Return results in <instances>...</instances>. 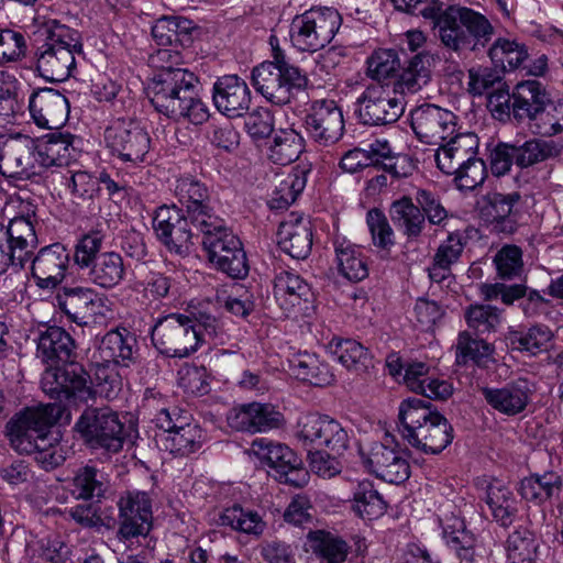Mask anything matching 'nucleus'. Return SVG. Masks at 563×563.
Here are the masks:
<instances>
[{"label": "nucleus", "instance_id": "44", "mask_svg": "<svg viewBox=\"0 0 563 563\" xmlns=\"http://www.w3.org/2000/svg\"><path fill=\"white\" fill-rule=\"evenodd\" d=\"M431 76V56L418 53L404 67L396 87L401 93H416L430 82Z\"/></svg>", "mask_w": 563, "mask_h": 563}, {"label": "nucleus", "instance_id": "60", "mask_svg": "<svg viewBox=\"0 0 563 563\" xmlns=\"http://www.w3.org/2000/svg\"><path fill=\"white\" fill-rule=\"evenodd\" d=\"M400 65L397 51L380 48L368 57L367 75L375 80L387 79L398 73Z\"/></svg>", "mask_w": 563, "mask_h": 563}, {"label": "nucleus", "instance_id": "48", "mask_svg": "<svg viewBox=\"0 0 563 563\" xmlns=\"http://www.w3.org/2000/svg\"><path fill=\"white\" fill-rule=\"evenodd\" d=\"M303 136L294 129H280L276 131L268 148V156L279 165H288L295 162L305 150Z\"/></svg>", "mask_w": 563, "mask_h": 563}, {"label": "nucleus", "instance_id": "1", "mask_svg": "<svg viewBox=\"0 0 563 563\" xmlns=\"http://www.w3.org/2000/svg\"><path fill=\"white\" fill-rule=\"evenodd\" d=\"M197 76L185 69L162 66L147 87L155 110L176 122L205 123L209 108L197 93Z\"/></svg>", "mask_w": 563, "mask_h": 563}, {"label": "nucleus", "instance_id": "2", "mask_svg": "<svg viewBox=\"0 0 563 563\" xmlns=\"http://www.w3.org/2000/svg\"><path fill=\"white\" fill-rule=\"evenodd\" d=\"M423 16L432 20L435 36L441 45L459 56L484 51L495 35V27L490 21L481 12L467 7H431L423 10Z\"/></svg>", "mask_w": 563, "mask_h": 563}, {"label": "nucleus", "instance_id": "63", "mask_svg": "<svg viewBox=\"0 0 563 563\" xmlns=\"http://www.w3.org/2000/svg\"><path fill=\"white\" fill-rule=\"evenodd\" d=\"M103 240V233L91 231L78 241L75 247L74 261L80 269H87L93 264L95 260L101 254Z\"/></svg>", "mask_w": 563, "mask_h": 563}, {"label": "nucleus", "instance_id": "4", "mask_svg": "<svg viewBox=\"0 0 563 563\" xmlns=\"http://www.w3.org/2000/svg\"><path fill=\"white\" fill-rule=\"evenodd\" d=\"M62 420L70 421V412L65 406L46 404L29 407L8 422L10 444L20 454H33L46 442L49 428Z\"/></svg>", "mask_w": 563, "mask_h": 563}, {"label": "nucleus", "instance_id": "41", "mask_svg": "<svg viewBox=\"0 0 563 563\" xmlns=\"http://www.w3.org/2000/svg\"><path fill=\"white\" fill-rule=\"evenodd\" d=\"M335 262L339 273L351 282H361L368 275L362 250L349 241H335Z\"/></svg>", "mask_w": 563, "mask_h": 563}, {"label": "nucleus", "instance_id": "26", "mask_svg": "<svg viewBox=\"0 0 563 563\" xmlns=\"http://www.w3.org/2000/svg\"><path fill=\"white\" fill-rule=\"evenodd\" d=\"M29 109L37 126L51 130L64 125L69 114L67 98L53 88L34 91L29 100Z\"/></svg>", "mask_w": 563, "mask_h": 563}, {"label": "nucleus", "instance_id": "55", "mask_svg": "<svg viewBox=\"0 0 563 563\" xmlns=\"http://www.w3.org/2000/svg\"><path fill=\"white\" fill-rule=\"evenodd\" d=\"M486 503L493 517L504 527L509 526L517 512L512 493L500 484H490L487 489Z\"/></svg>", "mask_w": 563, "mask_h": 563}, {"label": "nucleus", "instance_id": "34", "mask_svg": "<svg viewBox=\"0 0 563 563\" xmlns=\"http://www.w3.org/2000/svg\"><path fill=\"white\" fill-rule=\"evenodd\" d=\"M135 347L136 339L128 330H111L102 336L95 357L128 367L134 360Z\"/></svg>", "mask_w": 563, "mask_h": 563}, {"label": "nucleus", "instance_id": "45", "mask_svg": "<svg viewBox=\"0 0 563 563\" xmlns=\"http://www.w3.org/2000/svg\"><path fill=\"white\" fill-rule=\"evenodd\" d=\"M386 508L387 504L373 482H357L353 488L352 509L358 517L367 520L377 519L385 514Z\"/></svg>", "mask_w": 563, "mask_h": 563}, {"label": "nucleus", "instance_id": "42", "mask_svg": "<svg viewBox=\"0 0 563 563\" xmlns=\"http://www.w3.org/2000/svg\"><path fill=\"white\" fill-rule=\"evenodd\" d=\"M65 489L75 499H92L101 497L107 489L103 474L93 466L78 468L74 476L66 481Z\"/></svg>", "mask_w": 563, "mask_h": 563}, {"label": "nucleus", "instance_id": "54", "mask_svg": "<svg viewBox=\"0 0 563 563\" xmlns=\"http://www.w3.org/2000/svg\"><path fill=\"white\" fill-rule=\"evenodd\" d=\"M538 541L528 528L520 527L508 536L507 558L511 563H533L537 558Z\"/></svg>", "mask_w": 563, "mask_h": 563}, {"label": "nucleus", "instance_id": "8", "mask_svg": "<svg viewBox=\"0 0 563 563\" xmlns=\"http://www.w3.org/2000/svg\"><path fill=\"white\" fill-rule=\"evenodd\" d=\"M74 428L92 449L115 453L122 449L125 440L124 424L118 413L108 407H87Z\"/></svg>", "mask_w": 563, "mask_h": 563}, {"label": "nucleus", "instance_id": "6", "mask_svg": "<svg viewBox=\"0 0 563 563\" xmlns=\"http://www.w3.org/2000/svg\"><path fill=\"white\" fill-rule=\"evenodd\" d=\"M82 53V44L77 31L62 24L49 30L46 42L40 47L36 69L49 81H65L76 66V54Z\"/></svg>", "mask_w": 563, "mask_h": 563}, {"label": "nucleus", "instance_id": "50", "mask_svg": "<svg viewBox=\"0 0 563 563\" xmlns=\"http://www.w3.org/2000/svg\"><path fill=\"white\" fill-rule=\"evenodd\" d=\"M553 333L543 324L532 325L526 331H510L508 341L512 349L538 355L549 350Z\"/></svg>", "mask_w": 563, "mask_h": 563}, {"label": "nucleus", "instance_id": "57", "mask_svg": "<svg viewBox=\"0 0 563 563\" xmlns=\"http://www.w3.org/2000/svg\"><path fill=\"white\" fill-rule=\"evenodd\" d=\"M464 316L468 328L477 334L496 332L503 321L501 310L492 305H471Z\"/></svg>", "mask_w": 563, "mask_h": 563}, {"label": "nucleus", "instance_id": "12", "mask_svg": "<svg viewBox=\"0 0 563 563\" xmlns=\"http://www.w3.org/2000/svg\"><path fill=\"white\" fill-rule=\"evenodd\" d=\"M155 423L162 433L158 435L161 446L175 455H188L197 451L202 443V430L189 417L181 416L177 409H161Z\"/></svg>", "mask_w": 563, "mask_h": 563}, {"label": "nucleus", "instance_id": "40", "mask_svg": "<svg viewBox=\"0 0 563 563\" xmlns=\"http://www.w3.org/2000/svg\"><path fill=\"white\" fill-rule=\"evenodd\" d=\"M487 56L495 68L504 71L520 69L528 62L529 53L525 44L505 37L496 38L487 49Z\"/></svg>", "mask_w": 563, "mask_h": 563}, {"label": "nucleus", "instance_id": "11", "mask_svg": "<svg viewBox=\"0 0 563 563\" xmlns=\"http://www.w3.org/2000/svg\"><path fill=\"white\" fill-rule=\"evenodd\" d=\"M41 386L46 395L59 401L87 402L96 395L89 374L77 364L46 368L41 378Z\"/></svg>", "mask_w": 563, "mask_h": 563}, {"label": "nucleus", "instance_id": "29", "mask_svg": "<svg viewBox=\"0 0 563 563\" xmlns=\"http://www.w3.org/2000/svg\"><path fill=\"white\" fill-rule=\"evenodd\" d=\"M549 98L550 93L540 81L529 79L518 82L512 90V118L529 128Z\"/></svg>", "mask_w": 563, "mask_h": 563}, {"label": "nucleus", "instance_id": "5", "mask_svg": "<svg viewBox=\"0 0 563 563\" xmlns=\"http://www.w3.org/2000/svg\"><path fill=\"white\" fill-rule=\"evenodd\" d=\"M252 81L256 91L267 101L284 106L306 87L307 77L280 51H276L274 60L264 62L253 69Z\"/></svg>", "mask_w": 563, "mask_h": 563}, {"label": "nucleus", "instance_id": "49", "mask_svg": "<svg viewBox=\"0 0 563 563\" xmlns=\"http://www.w3.org/2000/svg\"><path fill=\"white\" fill-rule=\"evenodd\" d=\"M309 292V285L292 272L283 271L275 276L274 295L285 309L295 307L301 299L307 300Z\"/></svg>", "mask_w": 563, "mask_h": 563}, {"label": "nucleus", "instance_id": "32", "mask_svg": "<svg viewBox=\"0 0 563 563\" xmlns=\"http://www.w3.org/2000/svg\"><path fill=\"white\" fill-rule=\"evenodd\" d=\"M78 154L71 134L55 132L40 144L36 163L44 168L64 167L70 169V165L77 161Z\"/></svg>", "mask_w": 563, "mask_h": 563}, {"label": "nucleus", "instance_id": "9", "mask_svg": "<svg viewBox=\"0 0 563 563\" xmlns=\"http://www.w3.org/2000/svg\"><path fill=\"white\" fill-rule=\"evenodd\" d=\"M155 349L168 357L184 358L199 347V334L190 317L170 313L157 320L151 332Z\"/></svg>", "mask_w": 563, "mask_h": 563}, {"label": "nucleus", "instance_id": "53", "mask_svg": "<svg viewBox=\"0 0 563 563\" xmlns=\"http://www.w3.org/2000/svg\"><path fill=\"white\" fill-rule=\"evenodd\" d=\"M220 525L256 537L263 533L266 526L256 511L244 509L240 505L224 509L220 516Z\"/></svg>", "mask_w": 563, "mask_h": 563}, {"label": "nucleus", "instance_id": "31", "mask_svg": "<svg viewBox=\"0 0 563 563\" xmlns=\"http://www.w3.org/2000/svg\"><path fill=\"white\" fill-rule=\"evenodd\" d=\"M279 247L296 260H305L312 247V231L308 220L290 214L277 231Z\"/></svg>", "mask_w": 563, "mask_h": 563}, {"label": "nucleus", "instance_id": "16", "mask_svg": "<svg viewBox=\"0 0 563 563\" xmlns=\"http://www.w3.org/2000/svg\"><path fill=\"white\" fill-rule=\"evenodd\" d=\"M104 140L112 154L133 164L144 162L151 148L150 134L133 120L118 119L112 122L106 129Z\"/></svg>", "mask_w": 563, "mask_h": 563}, {"label": "nucleus", "instance_id": "15", "mask_svg": "<svg viewBox=\"0 0 563 563\" xmlns=\"http://www.w3.org/2000/svg\"><path fill=\"white\" fill-rule=\"evenodd\" d=\"M253 452L275 471V477L294 487H302L309 481V473L302 461L287 445L268 439H256L252 443Z\"/></svg>", "mask_w": 563, "mask_h": 563}, {"label": "nucleus", "instance_id": "7", "mask_svg": "<svg viewBox=\"0 0 563 563\" xmlns=\"http://www.w3.org/2000/svg\"><path fill=\"white\" fill-rule=\"evenodd\" d=\"M341 25V15L333 8H312L296 15L290 23V41L302 52H316L329 44Z\"/></svg>", "mask_w": 563, "mask_h": 563}, {"label": "nucleus", "instance_id": "18", "mask_svg": "<svg viewBox=\"0 0 563 563\" xmlns=\"http://www.w3.org/2000/svg\"><path fill=\"white\" fill-rule=\"evenodd\" d=\"M188 214L176 206L157 208L153 218V228L157 239L169 252L176 254L189 253L194 245V232Z\"/></svg>", "mask_w": 563, "mask_h": 563}, {"label": "nucleus", "instance_id": "17", "mask_svg": "<svg viewBox=\"0 0 563 563\" xmlns=\"http://www.w3.org/2000/svg\"><path fill=\"white\" fill-rule=\"evenodd\" d=\"M175 195L186 208V213L197 231L221 228L222 219L214 214L208 188L199 179L192 176L180 177L176 181Z\"/></svg>", "mask_w": 563, "mask_h": 563}, {"label": "nucleus", "instance_id": "43", "mask_svg": "<svg viewBox=\"0 0 563 563\" xmlns=\"http://www.w3.org/2000/svg\"><path fill=\"white\" fill-rule=\"evenodd\" d=\"M291 373L300 380L314 386H327L334 380L329 365L319 361L314 354L298 353L289 358Z\"/></svg>", "mask_w": 563, "mask_h": 563}, {"label": "nucleus", "instance_id": "36", "mask_svg": "<svg viewBox=\"0 0 563 563\" xmlns=\"http://www.w3.org/2000/svg\"><path fill=\"white\" fill-rule=\"evenodd\" d=\"M389 217L396 229L408 241L418 240L426 227L424 214L407 196L395 200L390 205Z\"/></svg>", "mask_w": 563, "mask_h": 563}, {"label": "nucleus", "instance_id": "56", "mask_svg": "<svg viewBox=\"0 0 563 563\" xmlns=\"http://www.w3.org/2000/svg\"><path fill=\"white\" fill-rule=\"evenodd\" d=\"M534 135L553 136L563 132V100L548 99L543 109L529 125Z\"/></svg>", "mask_w": 563, "mask_h": 563}, {"label": "nucleus", "instance_id": "3", "mask_svg": "<svg viewBox=\"0 0 563 563\" xmlns=\"http://www.w3.org/2000/svg\"><path fill=\"white\" fill-rule=\"evenodd\" d=\"M399 433L413 450L439 454L453 441V427L430 402L410 398L399 406Z\"/></svg>", "mask_w": 563, "mask_h": 563}, {"label": "nucleus", "instance_id": "58", "mask_svg": "<svg viewBox=\"0 0 563 563\" xmlns=\"http://www.w3.org/2000/svg\"><path fill=\"white\" fill-rule=\"evenodd\" d=\"M306 187L305 172H294L283 177L275 186L271 207L284 209L294 203Z\"/></svg>", "mask_w": 563, "mask_h": 563}, {"label": "nucleus", "instance_id": "37", "mask_svg": "<svg viewBox=\"0 0 563 563\" xmlns=\"http://www.w3.org/2000/svg\"><path fill=\"white\" fill-rule=\"evenodd\" d=\"M88 279L104 289L119 285L125 276V266L122 256L115 252L101 253L87 268Z\"/></svg>", "mask_w": 563, "mask_h": 563}, {"label": "nucleus", "instance_id": "46", "mask_svg": "<svg viewBox=\"0 0 563 563\" xmlns=\"http://www.w3.org/2000/svg\"><path fill=\"white\" fill-rule=\"evenodd\" d=\"M520 196L517 192L503 195L495 194L487 206V217L492 230L497 233L511 234L517 229V220L512 216V208Z\"/></svg>", "mask_w": 563, "mask_h": 563}, {"label": "nucleus", "instance_id": "62", "mask_svg": "<svg viewBox=\"0 0 563 563\" xmlns=\"http://www.w3.org/2000/svg\"><path fill=\"white\" fill-rule=\"evenodd\" d=\"M493 354V347L484 340L473 339L471 334L463 331L459 334L456 343V356L464 362L471 360L478 365L485 364Z\"/></svg>", "mask_w": 563, "mask_h": 563}, {"label": "nucleus", "instance_id": "23", "mask_svg": "<svg viewBox=\"0 0 563 563\" xmlns=\"http://www.w3.org/2000/svg\"><path fill=\"white\" fill-rule=\"evenodd\" d=\"M69 252L62 243L42 247L31 262V276L41 289L52 290L59 286L68 269Z\"/></svg>", "mask_w": 563, "mask_h": 563}, {"label": "nucleus", "instance_id": "52", "mask_svg": "<svg viewBox=\"0 0 563 563\" xmlns=\"http://www.w3.org/2000/svg\"><path fill=\"white\" fill-rule=\"evenodd\" d=\"M2 232H4L11 243L15 245L18 252H22L26 257L31 253V250L38 244L34 213L14 217L10 220L7 229H2Z\"/></svg>", "mask_w": 563, "mask_h": 563}, {"label": "nucleus", "instance_id": "39", "mask_svg": "<svg viewBox=\"0 0 563 563\" xmlns=\"http://www.w3.org/2000/svg\"><path fill=\"white\" fill-rule=\"evenodd\" d=\"M194 22L183 16H162L152 26V36L157 45L185 46L190 42Z\"/></svg>", "mask_w": 563, "mask_h": 563}, {"label": "nucleus", "instance_id": "20", "mask_svg": "<svg viewBox=\"0 0 563 563\" xmlns=\"http://www.w3.org/2000/svg\"><path fill=\"white\" fill-rule=\"evenodd\" d=\"M34 140L21 133L0 137V174L12 178H30L37 174Z\"/></svg>", "mask_w": 563, "mask_h": 563}, {"label": "nucleus", "instance_id": "10", "mask_svg": "<svg viewBox=\"0 0 563 563\" xmlns=\"http://www.w3.org/2000/svg\"><path fill=\"white\" fill-rule=\"evenodd\" d=\"M202 245L209 261L232 278H244L249 273L246 254L242 243L221 220V228L200 231Z\"/></svg>", "mask_w": 563, "mask_h": 563}, {"label": "nucleus", "instance_id": "51", "mask_svg": "<svg viewBox=\"0 0 563 563\" xmlns=\"http://www.w3.org/2000/svg\"><path fill=\"white\" fill-rule=\"evenodd\" d=\"M515 164L528 168L560 155L561 150L554 141L531 139L521 145H514Z\"/></svg>", "mask_w": 563, "mask_h": 563}, {"label": "nucleus", "instance_id": "27", "mask_svg": "<svg viewBox=\"0 0 563 563\" xmlns=\"http://www.w3.org/2000/svg\"><path fill=\"white\" fill-rule=\"evenodd\" d=\"M212 100L219 112L228 118H238L249 110L251 91L239 76L225 75L214 82Z\"/></svg>", "mask_w": 563, "mask_h": 563}, {"label": "nucleus", "instance_id": "28", "mask_svg": "<svg viewBox=\"0 0 563 563\" xmlns=\"http://www.w3.org/2000/svg\"><path fill=\"white\" fill-rule=\"evenodd\" d=\"M478 144L474 133H454L434 153L438 168L446 175L456 173L478 154Z\"/></svg>", "mask_w": 563, "mask_h": 563}, {"label": "nucleus", "instance_id": "38", "mask_svg": "<svg viewBox=\"0 0 563 563\" xmlns=\"http://www.w3.org/2000/svg\"><path fill=\"white\" fill-rule=\"evenodd\" d=\"M74 347L69 333L59 327H48L38 336L36 355L43 362H67Z\"/></svg>", "mask_w": 563, "mask_h": 563}, {"label": "nucleus", "instance_id": "19", "mask_svg": "<svg viewBox=\"0 0 563 563\" xmlns=\"http://www.w3.org/2000/svg\"><path fill=\"white\" fill-rule=\"evenodd\" d=\"M410 118L415 134L427 144H441L456 132V115L435 104L417 107L411 111Z\"/></svg>", "mask_w": 563, "mask_h": 563}, {"label": "nucleus", "instance_id": "24", "mask_svg": "<svg viewBox=\"0 0 563 563\" xmlns=\"http://www.w3.org/2000/svg\"><path fill=\"white\" fill-rule=\"evenodd\" d=\"M227 421L232 429L250 433L267 432L280 428L284 416L272 404L250 402L232 408Z\"/></svg>", "mask_w": 563, "mask_h": 563}, {"label": "nucleus", "instance_id": "35", "mask_svg": "<svg viewBox=\"0 0 563 563\" xmlns=\"http://www.w3.org/2000/svg\"><path fill=\"white\" fill-rule=\"evenodd\" d=\"M563 492V478L555 472L533 474L521 481V496L537 505L559 501Z\"/></svg>", "mask_w": 563, "mask_h": 563}, {"label": "nucleus", "instance_id": "64", "mask_svg": "<svg viewBox=\"0 0 563 563\" xmlns=\"http://www.w3.org/2000/svg\"><path fill=\"white\" fill-rule=\"evenodd\" d=\"M366 223L375 246L388 250L395 244L394 230L380 210H369L366 214Z\"/></svg>", "mask_w": 563, "mask_h": 563}, {"label": "nucleus", "instance_id": "30", "mask_svg": "<svg viewBox=\"0 0 563 563\" xmlns=\"http://www.w3.org/2000/svg\"><path fill=\"white\" fill-rule=\"evenodd\" d=\"M482 394L492 408L506 416H515L526 409L532 390L527 379L518 378L500 388L484 387Z\"/></svg>", "mask_w": 563, "mask_h": 563}, {"label": "nucleus", "instance_id": "25", "mask_svg": "<svg viewBox=\"0 0 563 563\" xmlns=\"http://www.w3.org/2000/svg\"><path fill=\"white\" fill-rule=\"evenodd\" d=\"M56 306L74 322L86 324L101 314L106 298L89 287H63L55 296Z\"/></svg>", "mask_w": 563, "mask_h": 563}, {"label": "nucleus", "instance_id": "59", "mask_svg": "<svg viewBox=\"0 0 563 563\" xmlns=\"http://www.w3.org/2000/svg\"><path fill=\"white\" fill-rule=\"evenodd\" d=\"M497 276L501 279H514L523 273L522 250L512 244L504 245L494 256Z\"/></svg>", "mask_w": 563, "mask_h": 563}, {"label": "nucleus", "instance_id": "61", "mask_svg": "<svg viewBox=\"0 0 563 563\" xmlns=\"http://www.w3.org/2000/svg\"><path fill=\"white\" fill-rule=\"evenodd\" d=\"M65 170L63 178L74 198L90 200L98 195L100 190L98 177L86 170H74L71 168Z\"/></svg>", "mask_w": 563, "mask_h": 563}, {"label": "nucleus", "instance_id": "14", "mask_svg": "<svg viewBox=\"0 0 563 563\" xmlns=\"http://www.w3.org/2000/svg\"><path fill=\"white\" fill-rule=\"evenodd\" d=\"M405 111V100L395 89L375 84L357 98V115L362 123L386 125L395 123Z\"/></svg>", "mask_w": 563, "mask_h": 563}, {"label": "nucleus", "instance_id": "47", "mask_svg": "<svg viewBox=\"0 0 563 563\" xmlns=\"http://www.w3.org/2000/svg\"><path fill=\"white\" fill-rule=\"evenodd\" d=\"M330 349L336 361L355 374L365 373L372 365L369 352L355 340L333 339Z\"/></svg>", "mask_w": 563, "mask_h": 563}, {"label": "nucleus", "instance_id": "13", "mask_svg": "<svg viewBox=\"0 0 563 563\" xmlns=\"http://www.w3.org/2000/svg\"><path fill=\"white\" fill-rule=\"evenodd\" d=\"M297 429V437L303 444H311L334 455H343L349 449V430L329 416L306 415L298 420Z\"/></svg>", "mask_w": 563, "mask_h": 563}, {"label": "nucleus", "instance_id": "21", "mask_svg": "<svg viewBox=\"0 0 563 563\" xmlns=\"http://www.w3.org/2000/svg\"><path fill=\"white\" fill-rule=\"evenodd\" d=\"M393 437L386 435L385 441L372 446L364 457V464L376 477L391 483L401 484L410 476V465Z\"/></svg>", "mask_w": 563, "mask_h": 563}, {"label": "nucleus", "instance_id": "22", "mask_svg": "<svg viewBox=\"0 0 563 563\" xmlns=\"http://www.w3.org/2000/svg\"><path fill=\"white\" fill-rule=\"evenodd\" d=\"M305 124L311 139L322 146L335 144L343 136V113L333 100L314 101Z\"/></svg>", "mask_w": 563, "mask_h": 563}, {"label": "nucleus", "instance_id": "33", "mask_svg": "<svg viewBox=\"0 0 563 563\" xmlns=\"http://www.w3.org/2000/svg\"><path fill=\"white\" fill-rule=\"evenodd\" d=\"M443 537L446 544L455 551L464 563H478L482 559L477 552L475 536L466 529L463 519L452 515L442 521Z\"/></svg>", "mask_w": 563, "mask_h": 563}]
</instances>
